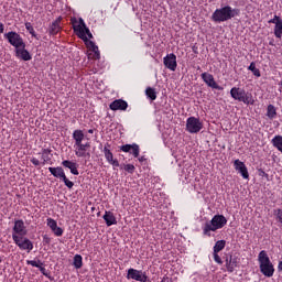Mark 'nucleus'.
Segmentation results:
<instances>
[{"label":"nucleus","mask_w":282,"mask_h":282,"mask_svg":"<svg viewBox=\"0 0 282 282\" xmlns=\"http://www.w3.org/2000/svg\"><path fill=\"white\" fill-rule=\"evenodd\" d=\"M70 23L73 24V30L77 34L78 39H82L87 47L88 61H100V50H98V45H96V43L89 41V39H94V35L85 24V20L82 18L79 20L73 18Z\"/></svg>","instance_id":"obj_1"},{"label":"nucleus","mask_w":282,"mask_h":282,"mask_svg":"<svg viewBox=\"0 0 282 282\" xmlns=\"http://www.w3.org/2000/svg\"><path fill=\"white\" fill-rule=\"evenodd\" d=\"M73 140H75L74 147L76 158H89V149H91V143H83V140H85V133L83 130H75L73 132Z\"/></svg>","instance_id":"obj_2"},{"label":"nucleus","mask_w":282,"mask_h":282,"mask_svg":"<svg viewBox=\"0 0 282 282\" xmlns=\"http://www.w3.org/2000/svg\"><path fill=\"white\" fill-rule=\"evenodd\" d=\"M237 15H239V10L232 9L230 6H226L214 11L212 14V21H214V23H224L226 21H230V19H235Z\"/></svg>","instance_id":"obj_3"},{"label":"nucleus","mask_w":282,"mask_h":282,"mask_svg":"<svg viewBox=\"0 0 282 282\" xmlns=\"http://www.w3.org/2000/svg\"><path fill=\"white\" fill-rule=\"evenodd\" d=\"M258 262L260 267V272L268 279L274 276V264L268 256V251L262 250L258 254Z\"/></svg>","instance_id":"obj_4"},{"label":"nucleus","mask_w":282,"mask_h":282,"mask_svg":"<svg viewBox=\"0 0 282 282\" xmlns=\"http://www.w3.org/2000/svg\"><path fill=\"white\" fill-rule=\"evenodd\" d=\"M228 224V219L224 215H215L210 223H207L203 228V234L206 237H210V232H216V230H221L224 226Z\"/></svg>","instance_id":"obj_5"},{"label":"nucleus","mask_w":282,"mask_h":282,"mask_svg":"<svg viewBox=\"0 0 282 282\" xmlns=\"http://www.w3.org/2000/svg\"><path fill=\"white\" fill-rule=\"evenodd\" d=\"M230 96L237 102H243V105H254V97L252 94L247 93L246 89L239 87H232L230 89Z\"/></svg>","instance_id":"obj_6"},{"label":"nucleus","mask_w":282,"mask_h":282,"mask_svg":"<svg viewBox=\"0 0 282 282\" xmlns=\"http://www.w3.org/2000/svg\"><path fill=\"white\" fill-rule=\"evenodd\" d=\"M48 171L53 177H58L59 180H63L66 187H68L69 189L74 188V182L67 178V175H65V170H63V167H48Z\"/></svg>","instance_id":"obj_7"},{"label":"nucleus","mask_w":282,"mask_h":282,"mask_svg":"<svg viewBox=\"0 0 282 282\" xmlns=\"http://www.w3.org/2000/svg\"><path fill=\"white\" fill-rule=\"evenodd\" d=\"M202 129H204V123H202L199 119L195 117L187 118L186 131H188V133H199Z\"/></svg>","instance_id":"obj_8"},{"label":"nucleus","mask_w":282,"mask_h":282,"mask_svg":"<svg viewBox=\"0 0 282 282\" xmlns=\"http://www.w3.org/2000/svg\"><path fill=\"white\" fill-rule=\"evenodd\" d=\"M13 241L15 246H18V248H20L21 250H25L28 252H32V250H34V243L23 236H13Z\"/></svg>","instance_id":"obj_9"},{"label":"nucleus","mask_w":282,"mask_h":282,"mask_svg":"<svg viewBox=\"0 0 282 282\" xmlns=\"http://www.w3.org/2000/svg\"><path fill=\"white\" fill-rule=\"evenodd\" d=\"M4 39H7L10 45L15 47V50L18 47H21V45L25 44V42L23 41V37H21V35L14 31L6 33Z\"/></svg>","instance_id":"obj_10"},{"label":"nucleus","mask_w":282,"mask_h":282,"mask_svg":"<svg viewBox=\"0 0 282 282\" xmlns=\"http://www.w3.org/2000/svg\"><path fill=\"white\" fill-rule=\"evenodd\" d=\"M127 279L139 282H147V273L142 270H137L133 268L128 269Z\"/></svg>","instance_id":"obj_11"},{"label":"nucleus","mask_w":282,"mask_h":282,"mask_svg":"<svg viewBox=\"0 0 282 282\" xmlns=\"http://www.w3.org/2000/svg\"><path fill=\"white\" fill-rule=\"evenodd\" d=\"M25 235H28L25 223L22 219L15 220L13 226L12 239H14V237H25Z\"/></svg>","instance_id":"obj_12"},{"label":"nucleus","mask_w":282,"mask_h":282,"mask_svg":"<svg viewBox=\"0 0 282 282\" xmlns=\"http://www.w3.org/2000/svg\"><path fill=\"white\" fill-rule=\"evenodd\" d=\"M234 167H235V171L240 173L243 180H250V173L248 172V167L246 166V163H243V161L239 159L235 160Z\"/></svg>","instance_id":"obj_13"},{"label":"nucleus","mask_w":282,"mask_h":282,"mask_svg":"<svg viewBox=\"0 0 282 282\" xmlns=\"http://www.w3.org/2000/svg\"><path fill=\"white\" fill-rule=\"evenodd\" d=\"M163 64L165 65V67L167 69H170L171 72H175V69H177V56L174 53H170L167 54L164 58H163Z\"/></svg>","instance_id":"obj_14"},{"label":"nucleus","mask_w":282,"mask_h":282,"mask_svg":"<svg viewBox=\"0 0 282 282\" xmlns=\"http://www.w3.org/2000/svg\"><path fill=\"white\" fill-rule=\"evenodd\" d=\"M269 23H273L274 36L276 39H282V19L279 15H274L273 19L269 20Z\"/></svg>","instance_id":"obj_15"},{"label":"nucleus","mask_w":282,"mask_h":282,"mask_svg":"<svg viewBox=\"0 0 282 282\" xmlns=\"http://www.w3.org/2000/svg\"><path fill=\"white\" fill-rule=\"evenodd\" d=\"M15 56L20 61H25V62L32 58V54H30V51L25 48V43L15 48Z\"/></svg>","instance_id":"obj_16"},{"label":"nucleus","mask_w":282,"mask_h":282,"mask_svg":"<svg viewBox=\"0 0 282 282\" xmlns=\"http://www.w3.org/2000/svg\"><path fill=\"white\" fill-rule=\"evenodd\" d=\"M200 76L204 83H206L208 87H212V89H221L210 73H203Z\"/></svg>","instance_id":"obj_17"},{"label":"nucleus","mask_w":282,"mask_h":282,"mask_svg":"<svg viewBox=\"0 0 282 282\" xmlns=\"http://www.w3.org/2000/svg\"><path fill=\"white\" fill-rule=\"evenodd\" d=\"M111 111H127L129 104L122 99H116L109 105Z\"/></svg>","instance_id":"obj_18"},{"label":"nucleus","mask_w":282,"mask_h":282,"mask_svg":"<svg viewBox=\"0 0 282 282\" xmlns=\"http://www.w3.org/2000/svg\"><path fill=\"white\" fill-rule=\"evenodd\" d=\"M46 224L48 228H51L52 232L55 237H63V228L58 227V223H56L53 218H47Z\"/></svg>","instance_id":"obj_19"},{"label":"nucleus","mask_w":282,"mask_h":282,"mask_svg":"<svg viewBox=\"0 0 282 282\" xmlns=\"http://www.w3.org/2000/svg\"><path fill=\"white\" fill-rule=\"evenodd\" d=\"M226 268L227 272H235V269L239 268V257L229 256V258L226 259Z\"/></svg>","instance_id":"obj_20"},{"label":"nucleus","mask_w":282,"mask_h":282,"mask_svg":"<svg viewBox=\"0 0 282 282\" xmlns=\"http://www.w3.org/2000/svg\"><path fill=\"white\" fill-rule=\"evenodd\" d=\"M104 155L108 162V164H111L112 166H120V162H118V159H113V153L109 148H104Z\"/></svg>","instance_id":"obj_21"},{"label":"nucleus","mask_w":282,"mask_h":282,"mask_svg":"<svg viewBox=\"0 0 282 282\" xmlns=\"http://www.w3.org/2000/svg\"><path fill=\"white\" fill-rule=\"evenodd\" d=\"M61 21H63V17H58L54 22H52L48 29L50 34L56 35L58 32H61Z\"/></svg>","instance_id":"obj_22"},{"label":"nucleus","mask_w":282,"mask_h":282,"mask_svg":"<svg viewBox=\"0 0 282 282\" xmlns=\"http://www.w3.org/2000/svg\"><path fill=\"white\" fill-rule=\"evenodd\" d=\"M62 165L65 167V169H69L70 173L73 175H79V172H78V164H76L75 162H72L69 160H65L62 162Z\"/></svg>","instance_id":"obj_23"},{"label":"nucleus","mask_w":282,"mask_h":282,"mask_svg":"<svg viewBox=\"0 0 282 282\" xmlns=\"http://www.w3.org/2000/svg\"><path fill=\"white\" fill-rule=\"evenodd\" d=\"M104 220L106 223V226H116L118 224V220L116 219V216L111 212H105L104 214Z\"/></svg>","instance_id":"obj_24"},{"label":"nucleus","mask_w":282,"mask_h":282,"mask_svg":"<svg viewBox=\"0 0 282 282\" xmlns=\"http://www.w3.org/2000/svg\"><path fill=\"white\" fill-rule=\"evenodd\" d=\"M273 147L275 149H278V151H280V153H282V135H275L272 140H271Z\"/></svg>","instance_id":"obj_25"},{"label":"nucleus","mask_w":282,"mask_h":282,"mask_svg":"<svg viewBox=\"0 0 282 282\" xmlns=\"http://www.w3.org/2000/svg\"><path fill=\"white\" fill-rule=\"evenodd\" d=\"M73 264H74V268H76V270H80V268H83V256L75 254Z\"/></svg>","instance_id":"obj_26"},{"label":"nucleus","mask_w":282,"mask_h":282,"mask_svg":"<svg viewBox=\"0 0 282 282\" xmlns=\"http://www.w3.org/2000/svg\"><path fill=\"white\" fill-rule=\"evenodd\" d=\"M267 116L270 118V120L276 118V108L273 105L268 106Z\"/></svg>","instance_id":"obj_27"},{"label":"nucleus","mask_w":282,"mask_h":282,"mask_svg":"<svg viewBox=\"0 0 282 282\" xmlns=\"http://www.w3.org/2000/svg\"><path fill=\"white\" fill-rule=\"evenodd\" d=\"M145 96H148V98H150V100H155V98H158V93H155L154 88L148 87L145 89Z\"/></svg>","instance_id":"obj_28"},{"label":"nucleus","mask_w":282,"mask_h":282,"mask_svg":"<svg viewBox=\"0 0 282 282\" xmlns=\"http://www.w3.org/2000/svg\"><path fill=\"white\" fill-rule=\"evenodd\" d=\"M226 248V240H218L214 246V252H221Z\"/></svg>","instance_id":"obj_29"},{"label":"nucleus","mask_w":282,"mask_h":282,"mask_svg":"<svg viewBox=\"0 0 282 282\" xmlns=\"http://www.w3.org/2000/svg\"><path fill=\"white\" fill-rule=\"evenodd\" d=\"M249 70L252 72L253 76H257V78H261V70L257 68V65H254V62L250 64Z\"/></svg>","instance_id":"obj_30"},{"label":"nucleus","mask_w":282,"mask_h":282,"mask_svg":"<svg viewBox=\"0 0 282 282\" xmlns=\"http://www.w3.org/2000/svg\"><path fill=\"white\" fill-rule=\"evenodd\" d=\"M26 264L32 265V268H40V265H42L43 262H41V260H26Z\"/></svg>","instance_id":"obj_31"},{"label":"nucleus","mask_w":282,"mask_h":282,"mask_svg":"<svg viewBox=\"0 0 282 282\" xmlns=\"http://www.w3.org/2000/svg\"><path fill=\"white\" fill-rule=\"evenodd\" d=\"M123 170H126L127 173L133 174V173H135V165L124 164Z\"/></svg>","instance_id":"obj_32"},{"label":"nucleus","mask_w":282,"mask_h":282,"mask_svg":"<svg viewBox=\"0 0 282 282\" xmlns=\"http://www.w3.org/2000/svg\"><path fill=\"white\" fill-rule=\"evenodd\" d=\"M131 151L134 158H138L140 155V147L138 144H132Z\"/></svg>","instance_id":"obj_33"},{"label":"nucleus","mask_w":282,"mask_h":282,"mask_svg":"<svg viewBox=\"0 0 282 282\" xmlns=\"http://www.w3.org/2000/svg\"><path fill=\"white\" fill-rule=\"evenodd\" d=\"M25 29L28 30V32L30 34H32L33 36H36V32L34 31V26H32V23L26 22L25 23Z\"/></svg>","instance_id":"obj_34"},{"label":"nucleus","mask_w":282,"mask_h":282,"mask_svg":"<svg viewBox=\"0 0 282 282\" xmlns=\"http://www.w3.org/2000/svg\"><path fill=\"white\" fill-rule=\"evenodd\" d=\"M214 261L216 263H218L219 265H221V263H224V261L221 260V257H219V252L214 251Z\"/></svg>","instance_id":"obj_35"},{"label":"nucleus","mask_w":282,"mask_h":282,"mask_svg":"<svg viewBox=\"0 0 282 282\" xmlns=\"http://www.w3.org/2000/svg\"><path fill=\"white\" fill-rule=\"evenodd\" d=\"M275 217L280 224H282V209L274 210Z\"/></svg>","instance_id":"obj_36"},{"label":"nucleus","mask_w":282,"mask_h":282,"mask_svg":"<svg viewBox=\"0 0 282 282\" xmlns=\"http://www.w3.org/2000/svg\"><path fill=\"white\" fill-rule=\"evenodd\" d=\"M133 145L131 144H126L121 147V151H123V153H130L131 149Z\"/></svg>","instance_id":"obj_37"},{"label":"nucleus","mask_w":282,"mask_h":282,"mask_svg":"<svg viewBox=\"0 0 282 282\" xmlns=\"http://www.w3.org/2000/svg\"><path fill=\"white\" fill-rule=\"evenodd\" d=\"M39 270L44 276H46L47 279H52L50 274H47V271L45 270V267H43V264L40 265Z\"/></svg>","instance_id":"obj_38"},{"label":"nucleus","mask_w":282,"mask_h":282,"mask_svg":"<svg viewBox=\"0 0 282 282\" xmlns=\"http://www.w3.org/2000/svg\"><path fill=\"white\" fill-rule=\"evenodd\" d=\"M161 282H175L173 281V278L169 276V275H165L163 276V279L161 280Z\"/></svg>","instance_id":"obj_39"},{"label":"nucleus","mask_w":282,"mask_h":282,"mask_svg":"<svg viewBox=\"0 0 282 282\" xmlns=\"http://www.w3.org/2000/svg\"><path fill=\"white\" fill-rule=\"evenodd\" d=\"M31 162H32V164H34V166H40V164H41V161H39V159H36V158L31 159Z\"/></svg>","instance_id":"obj_40"},{"label":"nucleus","mask_w":282,"mask_h":282,"mask_svg":"<svg viewBox=\"0 0 282 282\" xmlns=\"http://www.w3.org/2000/svg\"><path fill=\"white\" fill-rule=\"evenodd\" d=\"M47 155H50V151L48 150H43L42 156L47 158Z\"/></svg>","instance_id":"obj_41"},{"label":"nucleus","mask_w":282,"mask_h":282,"mask_svg":"<svg viewBox=\"0 0 282 282\" xmlns=\"http://www.w3.org/2000/svg\"><path fill=\"white\" fill-rule=\"evenodd\" d=\"M3 31H4L3 23L0 22V34H3Z\"/></svg>","instance_id":"obj_42"},{"label":"nucleus","mask_w":282,"mask_h":282,"mask_svg":"<svg viewBox=\"0 0 282 282\" xmlns=\"http://www.w3.org/2000/svg\"><path fill=\"white\" fill-rule=\"evenodd\" d=\"M278 270H279V272H282V261H280V262L278 263Z\"/></svg>","instance_id":"obj_43"},{"label":"nucleus","mask_w":282,"mask_h":282,"mask_svg":"<svg viewBox=\"0 0 282 282\" xmlns=\"http://www.w3.org/2000/svg\"><path fill=\"white\" fill-rule=\"evenodd\" d=\"M88 133H94V130H91V129H90V130H88Z\"/></svg>","instance_id":"obj_44"},{"label":"nucleus","mask_w":282,"mask_h":282,"mask_svg":"<svg viewBox=\"0 0 282 282\" xmlns=\"http://www.w3.org/2000/svg\"><path fill=\"white\" fill-rule=\"evenodd\" d=\"M44 162H47V159H44Z\"/></svg>","instance_id":"obj_45"},{"label":"nucleus","mask_w":282,"mask_h":282,"mask_svg":"<svg viewBox=\"0 0 282 282\" xmlns=\"http://www.w3.org/2000/svg\"><path fill=\"white\" fill-rule=\"evenodd\" d=\"M1 261H2V260H1V257H0V263H1Z\"/></svg>","instance_id":"obj_46"}]
</instances>
